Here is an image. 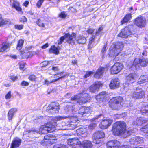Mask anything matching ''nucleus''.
Segmentation results:
<instances>
[{
  "instance_id": "1",
  "label": "nucleus",
  "mask_w": 148,
  "mask_h": 148,
  "mask_svg": "<svg viewBox=\"0 0 148 148\" xmlns=\"http://www.w3.org/2000/svg\"><path fill=\"white\" fill-rule=\"evenodd\" d=\"M64 39L72 45H74L76 42L79 44H84L86 41V38L82 36H78L76 37V34L74 33H73L71 35L68 33L60 38V40H58V44H62Z\"/></svg>"
},
{
  "instance_id": "34",
  "label": "nucleus",
  "mask_w": 148,
  "mask_h": 148,
  "mask_svg": "<svg viewBox=\"0 0 148 148\" xmlns=\"http://www.w3.org/2000/svg\"><path fill=\"white\" fill-rule=\"evenodd\" d=\"M9 45L8 43H5L2 45V46L1 47L0 52H3L4 51H7L9 48Z\"/></svg>"
},
{
  "instance_id": "45",
  "label": "nucleus",
  "mask_w": 148,
  "mask_h": 148,
  "mask_svg": "<svg viewBox=\"0 0 148 148\" xmlns=\"http://www.w3.org/2000/svg\"><path fill=\"white\" fill-rule=\"evenodd\" d=\"M36 23L37 25L40 27H44V23L42 22V21L40 19L38 20L36 22Z\"/></svg>"
},
{
  "instance_id": "60",
  "label": "nucleus",
  "mask_w": 148,
  "mask_h": 148,
  "mask_svg": "<svg viewBox=\"0 0 148 148\" xmlns=\"http://www.w3.org/2000/svg\"><path fill=\"white\" fill-rule=\"evenodd\" d=\"M49 46V44L48 43H47L45 45L42 47V49H45L47 48Z\"/></svg>"
},
{
  "instance_id": "10",
  "label": "nucleus",
  "mask_w": 148,
  "mask_h": 148,
  "mask_svg": "<svg viewBox=\"0 0 148 148\" xmlns=\"http://www.w3.org/2000/svg\"><path fill=\"white\" fill-rule=\"evenodd\" d=\"M123 68L121 63H116L111 68L110 71L112 74H116L119 73Z\"/></svg>"
},
{
  "instance_id": "19",
  "label": "nucleus",
  "mask_w": 148,
  "mask_h": 148,
  "mask_svg": "<svg viewBox=\"0 0 148 148\" xmlns=\"http://www.w3.org/2000/svg\"><path fill=\"white\" fill-rule=\"evenodd\" d=\"M21 143V139L18 137H15L13 139L10 148H15L18 147L20 145Z\"/></svg>"
},
{
  "instance_id": "37",
  "label": "nucleus",
  "mask_w": 148,
  "mask_h": 148,
  "mask_svg": "<svg viewBox=\"0 0 148 148\" xmlns=\"http://www.w3.org/2000/svg\"><path fill=\"white\" fill-rule=\"evenodd\" d=\"M52 137L51 136V135H46L44 136V142H45V140H47V141L48 142H50V143H52L53 142L52 141Z\"/></svg>"
},
{
  "instance_id": "58",
  "label": "nucleus",
  "mask_w": 148,
  "mask_h": 148,
  "mask_svg": "<svg viewBox=\"0 0 148 148\" xmlns=\"http://www.w3.org/2000/svg\"><path fill=\"white\" fill-rule=\"evenodd\" d=\"M94 29L91 28H89L88 29L87 32L88 34H92L94 32Z\"/></svg>"
},
{
  "instance_id": "56",
  "label": "nucleus",
  "mask_w": 148,
  "mask_h": 148,
  "mask_svg": "<svg viewBox=\"0 0 148 148\" xmlns=\"http://www.w3.org/2000/svg\"><path fill=\"white\" fill-rule=\"evenodd\" d=\"M20 21L22 22H26L27 21V19L25 16H23L21 18Z\"/></svg>"
},
{
  "instance_id": "28",
  "label": "nucleus",
  "mask_w": 148,
  "mask_h": 148,
  "mask_svg": "<svg viewBox=\"0 0 148 148\" xmlns=\"http://www.w3.org/2000/svg\"><path fill=\"white\" fill-rule=\"evenodd\" d=\"M104 70L105 69L104 68L99 67L95 74L94 75V77L97 78H99L101 76L103 75L104 71Z\"/></svg>"
},
{
  "instance_id": "11",
  "label": "nucleus",
  "mask_w": 148,
  "mask_h": 148,
  "mask_svg": "<svg viewBox=\"0 0 148 148\" xmlns=\"http://www.w3.org/2000/svg\"><path fill=\"white\" fill-rule=\"evenodd\" d=\"M59 105L58 103H53L49 105L47 110L49 113L54 114L58 113L59 110Z\"/></svg>"
},
{
  "instance_id": "13",
  "label": "nucleus",
  "mask_w": 148,
  "mask_h": 148,
  "mask_svg": "<svg viewBox=\"0 0 148 148\" xmlns=\"http://www.w3.org/2000/svg\"><path fill=\"white\" fill-rule=\"evenodd\" d=\"M91 110L89 107H83L79 110V116L80 117L88 116L91 112Z\"/></svg>"
},
{
  "instance_id": "36",
  "label": "nucleus",
  "mask_w": 148,
  "mask_h": 148,
  "mask_svg": "<svg viewBox=\"0 0 148 148\" xmlns=\"http://www.w3.org/2000/svg\"><path fill=\"white\" fill-rule=\"evenodd\" d=\"M24 42L23 40L22 39L19 40L16 47L17 49L19 50L22 48Z\"/></svg>"
},
{
  "instance_id": "64",
  "label": "nucleus",
  "mask_w": 148,
  "mask_h": 148,
  "mask_svg": "<svg viewBox=\"0 0 148 148\" xmlns=\"http://www.w3.org/2000/svg\"><path fill=\"white\" fill-rule=\"evenodd\" d=\"M17 79V77L16 76L12 77H11V79L13 81H15Z\"/></svg>"
},
{
  "instance_id": "46",
  "label": "nucleus",
  "mask_w": 148,
  "mask_h": 148,
  "mask_svg": "<svg viewBox=\"0 0 148 148\" xmlns=\"http://www.w3.org/2000/svg\"><path fill=\"white\" fill-rule=\"evenodd\" d=\"M7 23V21H5L2 19L1 15L0 14V26L4 24H6Z\"/></svg>"
},
{
  "instance_id": "24",
  "label": "nucleus",
  "mask_w": 148,
  "mask_h": 148,
  "mask_svg": "<svg viewBox=\"0 0 148 148\" xmlns=\"http://www.w3.org/2000/svg\"><path fill=\"white\" fill-rule=\"evenodd\" d=\"M77 132L78 135L79 136V138H85L87 136V133L86 129L80 128L77 130Z\"/></svg>"
},
{
  "instance_id": "43",
  "label": "nucleus",
  "mask_w": 148,
  "mask_h": 148,
  "mask_svg": "<svg viewBox=\"0 0 148 148\" xmlns=\"http://www.w3.org/2000/svg\"><path fill=\"white\" fill-rule=\"evenodd\" d=\"M67 75V74L66 73L63 76H62L59 78H57L56 79H53V80H52V81H50V82H51V83H52L55 82L57 81L58 80L61 79L65 77Z\"/></svg>"
},
{
  "instance_id": "5",
  "label": "nucleus",
  "mask_w": 148,
  "mask_h": 148,
  "mask_svg": "<svg viewBox=\"0 0 148 148\" xmlns=\"http://www.w3.org/2000/svg\"><path fill=\"white\" fill-rule=\"evenodd\" d=\"M123 101V98L121 97L113 98L110 101V106L113 109L119 110L121 107Z\"/></svg>"
},
{
  "instance_id": "12",
  "label": "nucleus",
  "mask_w": 148,
  "mask_h": 148,
  "mask_svg": "<svg viewBox=\"0 0 148 148\" xmlns=\"http://www.w3.org/2000/svg\"><path fill=\"white\" fill-rule=\"evenodd\" d=\"M104 136V133L102 131H97L93 134V142L96 144L100 143L101 141L100 139L103 138Z\"/></svg>"
},
{
  "instance_id": "21",
  "label": "nucleus",
  "mask_w": 148,
  "mask_h": 148,
  "mask_svg": "<svg viewBox=\"0 0 148 148\" xmlns=\"http://www.w3.org/2000/svg\"><path fill=\"white\" fill-rule=\"evenodd\" d=\"M10 4L13 8H14L18 12H21L22 9L20 6L19 3L14 0H10Z\"/></svg>"
},
{
  "instance_id": "52",
  "label": "nucleus",
  "mask_w": 148,
  "mask_h": 148,
  "mask_svg": "<svg viewBox=\"0 0 148 148\" xmlns=\"http://www.w3.org/2000/svg\"><path fill=\"white\" fill-rule=\"evenodd\" d=\"M59 15L60 17L62 18H64L66 16V14L64 12H61Z\"/></svg>"
},
{
  "instance_id": "33",
  "label": "nucleus",
  "mask_w": 148,
  "mask_h": 148,
  "mask_svg": "<svg viewBox=\"0 0 148 148\" xmlns=\"http://www.w3.org/2000/svg\"><path fill=\"white\" fill-rule=\"evenodd\" d=\"M140 112L142 115L148 116V105L143 107L140 110Z\"/></svg>"
},
{
  "instance_id": "15",
  "label": "nucleus",
  "mask_w": 148,
  "mask_h": 148,
  "mask_svg": "<svg viewBox=\"0 0 148 148\" xmlns=\"http://www.w3.org/2000/svg\"><path fill=\"white\" fill-rule=\"evenodd\" d=\"M134 23L139 27H144L146 24V19L143 17H139L135 19Z\"/></svg>"
},
{
  "instance_id": "57",
  "label": "nucleus",
  "mask_w": 148,
  "mask_h": 148,
  "mask_svg": "<svg viewBox=\"0 0 148 148\" xmlns=\"http://www.w3.org/2000/svg\"><path fill=\"white\" fill-rule=\"evenodd\" d=\"M29 83L25 81H23L21 83V85L22 86H27L29 85Z\"/></svg>"
},
{
  "instance_id": "16",
  "label": "nucleus",
  "mask_w": 148,
  "mask_h": 148,
  "mask_svg": "<svg viewBox=\"0 0 148 148\" xmlns=\"http://www.w3.org/2000/svg\"><path fill=\"white\" fill-rule=\"evenodd\" d=\"M112 122V120L108 119H104L99 125L100 127L102 129H104L108 128L111 125Z\"/></svg>"
},
{
  "instance_id": "53",
  "label": "nucleus",
  "mask_w": 148,
  "mask_h": 148,
  "mask_svg": "<svg viewBox=\"0 0 148 148\" xmlns=\"http://www.w3.org/2000/svg\"><path fill=\"white\" fill-rule=\"evenodd\" d=\"M23 25H15V27L16 29H18L19 30L22 29L23 28Z\"/></svg>"
},
{
  "instance_id": "20",
  "label": "nucleus",
  "mask_w": 148,
  "mask_h": 148,
  "mask_svg": "<svg viewBox=\"0 0 148 148\" xmlns=\"http://www.w3.org/2000/svg\"><path fill=\"white\" fill-rule=\"evenodd\" d=\"M107 94L105 92H103L98 95L95 97L96 99L98 102H101L103 101L107 97Z\"/></svg>"
},
{
  "instance_id": "7",
  "label": "nucleus",
  "mask_w": 148,
  "mask_h": 148,
  "mask_svg": "<svg viewBox=\"0 0 148 148\" xmlns=\"http://www.w3.org/2000/svg\"><path fill=\"white\" fill-rule=\"evenodd\" d=\"M132 27V25H129L122 29L118 35V36L125 38L128 37L129 36L132 34L131 29Z\"/></svg>"
},
{
  "instance_id": "41",
  "label": "nucleus",
  "mask_w": 148,
  "mask_h": 148,
  "mask_svg": "<svg viewBox=\"0 0 148 148\" xmlns=\"http://www.w3.org/2000/svg\"><path fill=\"white\" fill-rule=\"evenodd\" d=\"M141 130L144 133L148 134V124L145 125L141 128Z\"/></svg>"
},
{
  "instance_id": "63",
  "label": "nucleus",
  "mask_w": 148,
  "mask_h": 148,
  "mask_svg": "<svg viewBox=\"0 0 148 148\" xmlns=\"http://www.w3.org/2000/svg\"><path fill=\"white\" fill-rule=\"evenodd\" d=\"M129 89V86H125L124 87V89L125 92H127Z\"/></svg>"
},
{
  "instance_id": "51",
  "label": "nucleus",
  "mask_w": 148,
  "mask_h": 148,
  "mask_svg": "<svg viewBox=\"0 0 148 148\" xmlns=\"http://www.w3.org/2000/svg\"><path fill=\"white\" fill-rule=\"evenodd\" d=\"M48 62L47 61H45L42 62L41 64V66L42 67H45L48 64Z\"/></svg>"
},
{
  "instance_id": "35",
  "label": "nucleus",
  "mask_w": 148,
  "mask_h": 148,
  "mask_svg": "<svg viewBox=\"0 0 148 148\" xmlns=\"http://www.w3.org/2000/svg\"><path fill=\"white\" fill-rule=\"evenodd\" d=\"M66 118L67 117H66L62 116H56L53 117L52 119V120L53 121L55 124V125H55L56 127L57 121L66 119Z\"/></svg>"
},
{
  "instance_id": "54",
  "label": "nucleus",
  "mask_w": 148,
  "mask_h": 148,
  "mask_svg": "<svg viewBox=\"0 0 148 148\" xmlns=\"http://www.w3.org/2000/svg\"><path fill=\"white\" fill-rule=\"evenodd\" d=\"M11 92L9 91L8 94L5 95V98L6 99H9L11 97Z\"/></svg>"
},
{
  "instance_id": "17",
  "label": "nucleus",
  "mask_w": 148,
  "mask_h": 148,
  "mask_svg": "<svg viewBox=\"0 0 148 148\" xmlns=\"http://www.w3.org/2000/svg\"><path fill=\"white\" fill-rule=\"evenodd\" d=\"M103 117L102 114L96 116L95 117L91 119L92 123L89 125V127L92 129L95 127L97 123L100 121L101 118Z\"/></svg>"
},
{
  "instance_id": "25",
  "label": "nucleus",
  "mask_w": 148,
  "mask_h": 148,
  "mask_svg": "<svg viewBox=\"0 0 148 148\" xmlns=\"http://www.w3.org/2000/svg\"><path fill=\"white\" fill-rule=\"evenodd\" d=\"M119 85V80L118 79H112L109 85L110 88L114 89L118 87Z\"/></svg>"
},
{
  "instance_id": "27",
  "label": "nucleus",
  "mask_w": 148,
  "mask_h": 148,
  "mask_svg": "<svg viewBox=\"0 0 148 148\" xmlns=\"http://www.w3.org/2000/svg\"><path fill=\"white\" fill-rule=\"evenodd\" d=\"M92 146L91 142L87 140L82 141L81 147L84 148H91Z\"/></svg>"
},
{
  "instance_id": "49",
  "label": "nucleus",
  "mask_w": 148,
  "mask_h": 148,
  "mask_svg": "<svg viewBox=\"0 0 148 148\" xmlns=\"http://www.w3.org/2000/svg\"><path fill=\"white\" fill-rule=\"evenodd\" d=\"M94 72L92 71H87L86 72V74L84 76V77L85 78H87L89 77L91 74H93Z\"/></svg>"
},
{
  "instance_id": "22",
  "label": "nucleus",
  "mask_w": 148,
  "mask_h": 148,
  "mask_svg": "<svg viewBox=\"0 0 148 148\" xmlns=\"http://www.w3.org/2000/svg\"><path fill=\"white\" fill-rule=\"evenodd\" d=\"M130 141L131 144L136 145L142 143L143 142V140L141 137L136 136L132 138Z\"/></svg>"
},
{
  "instance_id": "9",
  "label": "nucleus",
  "mask_w": 148,
  "mask_h": 148,
  "mask_svg": "<svg viewBox=\"0 0 148 148\" xmlns=\"http://www.w3.org/2000/svg\"><path fill=\"white\" fill-rule=\"evenodd\" d=\"M138 77V75L135 73L129 74L126 77L125 84V85L126 84L129 85L134 82L137 79Z\"/></svg>"
},
{
  "instance_id": "26",
  "label": "nucleus",
  "mask_w": 148,
  "mask_h": 148,
  "mask_svg": "<svg viewBox=\"0 0 148 148\" xmlns=\"http://www.w3.org/2000/svg\"><path fill=\"white\" fill-rule=\"evenodd\" d=\"M137 83L141 85L142 84H148V77L147 76H141L138 79Z\"/></svg>"
},
{
  "instance_id": "14",
  "label": "nucleus",
  "mask_w": 148,
  "mask_h": 148,
  "mask_svg": "<svg viewBox=\"0 0 148 148\" xmlns=\"http://www.w3.org/2000/svg\"><path fill=\"white\" fill-rule=\"evenodd\" d=\"M148 63V60L147 59H140L136 58L134 60L133 66H134L137 68V66H139V65L142 66H145L147 65Z\"/></svg>"
},
{
  "instance_id": "3",
  "label": "nucleus",
  "mask_w": 148,
  "mask_h": 148,
  "mask_svg": "<svg viewBox=\"0 0 148 148\" xmlns=\"http://www.w3.org/2000/svg\"><path fill=\"white\" fill-rule=\"evenodd\" d=\"M90 98L88 94L82 93L74 96L71 99V100L74 101L73 103H77L81 105L88 102Z\"/></svg>"
},
{
  "instance_id": "50",
  "label": "nucleus",
  "mask_w": 148,
  "mask_h": 148,
  "mask_svg": "<svg viewBox=\"0 0 148 148\" xmlns=\"http://www.w3.org/2000/svg\"><path fill=\"white\" fill-rule=\"evenodd\" d=\"M73 138L69 139L67 141V143L68 145H73Z\"/></svg>"
},
{
  "instance_id": "62",
  "label": "nucleus",
  "mask_w": 148,
  "mask_h": 148,
  "mask_svg": "<svg viewBox=\"0 0 148 148\" xmlns=\"http://www.w3.org/2000/svg\"><path fill=\"white\" fill-rule=\"evenodd\" d=\"M25 65V64H21L20 65V67H19V68H20V69L21 70L23 69Z\"/></svg>"
},
{
  "instance_id": "38",
  "label": "nucleus",
  "mask_w": 148,
  "mask_h": 148,
  "mask_svg": "<svg viewBox=\"0 0 148 148\" xmlns=\"http://www.w3.org/2000/svg\"><path fill=\"white\" fill-rule=\"evenodd\" d=\"M144 123V121L141 118H138L136 119V122H134L133 124L134 125H140Z\"/></svg>"
},
{
  "instance_id": "18",
  "label": "nucleus",
  "mask_w": 148,
  "mask_h": 148,
  "mask_svg": "<svg viewBox=\"0 0 148 148\" xmlns=\"http://www.w3.org/2000/svg\"><path fill=\"white\" fill-rule=\"evenodd\" d=\"M107 148H118L120 145V142L117 140H112L107 143Z\"/></svg>"
},
{
  "instance_id": "6",
  "label": "nucleus",
  "mask_w": 148,
  "mask_h": 148,
  "mask_svg": "<svg viewBox=\"0 0 148 148\" xmlns=\"http://www.w3.org/2000/svg\"><path fill=\"white\" fill-rule=\"evenodd\" d=\"M55 130V125L51 124L50 123H48L45 125H42L39 131L32 130L33 132H36L37 134H42L47 133L49 132H51Z\"/></svg>"
},
{
  "instance_id": "61",
  "label": "nucleus",
  "mask_w": 148,
  "mask_h": 148,
  "mask_svg": "<svg viewBox=\"0 0 148 148\" xmlns=\"http://www.w3.org/2000/svg\"><path fill=\"white\" fill-rule=\"evenodd\" d=\"M29 2L27 1H26L23 4V5L25 6L26 7H27L29 4Z\"/></svg>"
},
{
  "instance_id": "42",
  "label": "nucleus",
  "mask_w": 148,
  "mask_h": 148,
  "mask_svg": "<svg viewBox=\"0 0 148 148\" xmlns=\"http://www.w3.org/2000/svg\"><path fill=\"white\" fill-rule=\"evenodd\" d=\"M103 29V28L102 27L99 28L98 31H96L95 34L96 35V36H100L102 32Z\"/></svg>"
},
{
  "instance_id": "55",
  "label": "nucleus",
  "mask_w": 148,
  "mask_h": 148,
  "mask_svg": "<svg viewBox=\"0 0 148 148\" xmlns=\"http://www.w3.org/2000/svg\"><path fill=\"white\" fill-rule=\"evenodd\" d=\"M36 78V76L34 75H32L29 76V79L32 81H34Z\"/></svg>"
},
{
  "instance_id": "4",
  "label": "nucleus",
  "mask_w": 148,
  "mask_h": 148,
  "mask_svg": "<svg viewBox=\"0 0 148 148\" xmlns=\"http://www.w3.org/2000/svg\"><path fill=\"white\" fill-rule=\"evenodd\" d=\"M123 47L122 42H119L111 45L110 49L109 55L111 56H117Z\"/></svg>"
},
{
  "instance_id": "8",
  "label": "nucleus",
  "mask_w": 148,
  "mask_h": 148,
  "mask_svg": "<svg viewBox=\"0 0 148 148\" xmlns=\"http://www.w3.org/2000/svg\"><path fill=\"white\" fill-rule=\"evenodd\" d=\"M145 95V92L141 88H137L132 93L131 96L133 98L137 99L143 98L144 97Z\"/></svg>"
},
{
  "instance_id": "29",
  "label": "nucleus",
  "mask_w": 148,
  "mask_h": 148,
  "mask_svg": "<svg viewBox=\"0 0 148 148\" xmlns=\"http://www.w3.org/2000/svg\"><path fill=\"white\" fill-rule=\"evenodd\" d=\"M21 55H23L22 57L23 58H28L29 57L32 56L33 55L36 53L35 52H25L24 51H20Z\"/></svg>"
},
{
  "instance_id": "30",
  "label": "nucleus",
  "mask_w": 148,
  "mask_h": 148,
  "mask_svg": "<svg viewBox=\"0 0 148 148\" xmlns=\"http://www.w3.org/2000/svg\"><path fill=\"white\" fill-rule=\"evenodd\" d=\"M17 111L16 108H12L10 109L8 112V116L9 121H10L13 118L14 114Z\"/></svg>"
},
{
  "instance_id": "23",
  "label": "nucleus",
  "mask_w": 148,
  "mask_h": 148,
  "mask_svg": "<svg viewBox=\"0 0 148 148\" xmlns=\"http://www.w3.org/2000/svg\"><path fill=\"white\" fill-rule=\"evenodd\" d=\"M101 85V83L99 82H95L89 88L90 92H95Z\"/></svg>"
},
{
  "instance_id": "31",
  "label": "nucleus",
  "mask_w": 148,
  "mask_h": 148,
  "mask_svg": "<svg viewBox=\"0 0 148 148\" xmlns=\"http://www.w3.org/2000/svg\"><path fill=\"white\" fill-rule=\"evenodd\" d=\"M49 53H53L58 54L59 53V51L58 49L55 46H53L51 47L49 51Z\"/></svg>"
},
{
  "instance_id": "44",
  "label": "nucleus",
  "mask_w": 148,
  "mask_h": 148,
  "mask_svg": "<svg viewBox=\"0 0 148 148\" xmlns=\"http://www.w3.org/2000/svg\"><path fill=\"white\" fill-rule=\"evenodd\" d=\"M65 74H63V72H59L54 75V78H59L62 76L64 75Z\"/></svg>"
},
{
  "instance_id": "59",
  "label": "nucleus",
  "mask_w": 148,
  "mask_h": 148,
  "mask_svg": "<svg viewBox=\"0 0 148 148\" xmlns=\"http://www.w3.org/2000/svg\"><path fill=\"white\" fill-rule=\"evenodd\" d=\"M107 47V45H105L102 49L101 52L103 53L105 52V51L106 50V48Z\"/></svg>"
},
{
  "instance_id": "39",
  "label": "nucleus",
  "mask_w": 148,
  "mask_h": 148,
  "mask_svg": "<svg viewBox=\"0 0 148 148\" xmlns=\"http://www.w3.org/2000/svg\"><path fill=\"white\" fill-rule=\"evenodd\" d=\"M73 145H80V147H81L82 141L80 140L79 139H78V138H73Z\"/></svg>"
},
{
  "instance_id": "40",
  "label": "nucleus",
  "mask_w": 148,
  "mask_h": 148,
  "mask_svg": "<svg viewBox=\"0 0 148 148\" xmlns=\"http://www.w3.org/2000/svg\"><path fill=\"white\" fill-rule=\"evenodd\" d=\"M95 38V36L94 35H93L89 39V43L88 44V47L89 48H91V45L94 42Z\"/></svg>"
},
{
  "instance_id": "47",
  "label": "nucleus",
  "mask_w": 148,
  "mask_h": 148,
  "mask_svg": "<svg viewBox=\"0 0 148 148\" xmlns=\"http://www.w3.org/2000/svg\"><path fill=\"white\" fill-rule=\"evenodd\" d=\"M44 1V0H39L36 3V5L38 8H40Z\"/></svg>"
},
{
  "instance_id": "32",
  "label": "nucleus",
  "mask_w": 148,
  "mask_h": 148,
  "mask_svg": "<svg viewBox=\"0 0 148 148\" xmlns=\"http://www.w3.org/2000/svg\"><path fill=\"white\" fill-rule=\"evenodd\" d=\"M132 17V16L131 14H127L124 17L123 19L121 21V24H123L127 22L131 19Z\"/></svg>"
},
{
  "instance_id": "2",
  "label": "nucleus",
  "mask_w": 148,
  "mask_h": 148,
  "mask_svg": "<svg viewBox=\"0 0 148 148\" xmlns=\"http://www.w3.org/2000/svg\"><path fill=\"white\" fill-rule=\"evenodd\" d=\"M125 123L123 121H117L114 124L112 129V132L114 135H124V137L132 134L131 131H127Z\"/></svg>"
},
{
  "instance_id": "48",
  "label": "nucleus",
  "mask_w": 148,
  "mask_h": 148,
  "mask_svg": "<svg viewBox=\"0 0 148 148\" xmlns=\"http://www.w3.org/2000/svg\"><path fill=\"white\" fill-rule=\"evenodd\" d=\"M53 148H66V146L63 145H57L54 146Z\"/></svg>"
}]
</instances>
